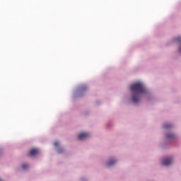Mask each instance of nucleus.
<instances>
[{
  "mask_svg": "<svg viewBox=\"0 0 181 181\" xmlns=\"http://www.w3.org/2000/svg\"><path fill=\"white\" fill-rule=\"evenodd\" d=\"M163 128H165V129H169V128H172V124H165L163 125Z\"/></svg>",
  "mask_w": 181,
  "mask_h": 181,
  "instance_id": "0eeeda50",
  "label": "nucleus"
},
{
  "mask_svg": "<svg viewBox=\"0 0 181 181\" xmlns=\"http://www.w3.org/2000/svg\"><path fill=\"white\" fill-rule=\"evenodd\" d=\"M172 162H173V160H172V158H166L163 159V165L164 166H169V165L172 164Z\"/></svg>",
  "mask_w": 181,
  "mask_h": 181,
  "instance_id": "f03ea898",
  "label": "nucleus"
},
{
  "mask_svg": "<svg viewBox=\"0 0 181 181\" xmlns=\"http://www.w3.org/2000/svg\"><path fill=\"white\" fill-rule=\"evenodd\" d=\"M166 137L168 139H173V138H175V134H168L166 135Z\"/></svg>",
  "mask_w": 181,
  "mask_h": 181,
  "instance_id": "423d86ee",
  "label": "nucleus"
},
{
  "mask_svg": "<svg viewBox=\"0 0 181 181\" xmlns=\"http://www.w3.org/2000/svg\"><path fill=\"white\" fill-rule=\"evenodd\" d=\"M0 155H2V149L0 148Z\"/></svg>",
  "mask_w": 181,
  "mask_h": 181,
  "instance_id": "9d476101",
  "label": "nucleus"
},
{
  "mask_svg": "<svg viewBox=\"0 0 181 181\" xmlns=\"http://www.w3.org/2000/svg\"><path fill=\"white\" fill-rule=\"evenodd\" d=\"M117 161L114 159H110L109 162H107V166H112V165H115Z\"/></svg>",
  "mask_w": 181,
  "mask_h": 181,
  "instance_id": "39448f33",
  "label": "nucleus"
},
{
  "mask_svg": "<svg viewBox=\"0 0 181 181\" xmlns=\"http://www.w3.org/2000/svg\"><path fill=\"white\" fill-rule=\"evenodd\" d=\"M130 90L132 92V101L134 103H139V94L146 93L145 86L141 82H137L130 86Z\"/></svg>",
  "mask_w": 181,
  "mask_h": 181,
  "instance_id": "f257e3e1",
  "label": "nucleus"
},
{
  "mask_svg": "<svg viewBox=\"0 0 181 181\" xmlns=\"http://www.w3.org/2000/svg\"><path fill=\"white\" fill-rule=\"evenodd\" d=\"M28 168H29V165H28V164H23L22 165V169H24V170H26V169H28Z\"/></svg>",
  "mask_w": 181,
  "mask_h": 181,
  "instance_id": "6e6552de",
  "label": "nucleus"
},
{
  "mask_svg": "<svg viewBox=\"0 0 181 181\" xmlns=\"http://www.w3.org/2000/svg\"><path fill=\"white\" fill-rule=\"evenodd\" d=\"M90 136V134L88 133H81L78 136V138L81 141H83V139H86V138H88Z\"/></svg>",
  "mask_w": 181,
  "mask_h": 181,
  "instance_id": "7ed1b4c3",
  "label": "nucleus"
},
{
  "mask_svg": "<svg viewBox=\"0 0 181 181\" xmlns=\"http://www.w3.org/2000/svg\"><path fill=\"white\" fill-rule=\"evenodd\" d=\"M39 153V150L37 148H33L30 151V156H35V155Z\"/></svg>",
  "mask_w": 181,
  "mask_h": 181,
  "instance_id": "20e7f679",
  "label": "nucleus"
},
{
  "mask_svg": "<svg viewBox=\"0 0 181 181\" xmlns=\"http://www.w3.org/2000/svg\"><path fill=\"white\" fill-rule=\"evenodd\" d=\"M54 146H59V142L56 141V142L54 143Z\"/></svg>",
  "mask_w": 181,
  "mask_h": 181,
  "instance_id": "1a4fd4ad",
  "label": "nucleus"
}]
</instances>
